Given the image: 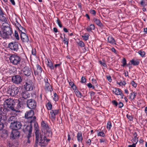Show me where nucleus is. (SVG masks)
Returning a JSON list of instances; mask_svg holds the SVG:
<instances>
[{
  "mask_svg": "<svg viewBox=\"0 0 147 147\" xmlns=\"http://www.w3.org/2000/svg\"><path fill=\"white\" fill-rule=\"evenodd\" d=\"M2 27V31H0L1 36L4 39H9L13 33L12 28L7 23H3Z\"/></svg>",
  "mask_w": 147,
  "mask_h": 147,
  "instance_id": "1",
  "label": "nucleus"
},
{
  "mask_svg": "<svg viewBox=\"0 0 147 147\" xmlns=\"http://www.w3.org/2000/svg\"><path fill=\"white\" fill-rule=\"evenodd\" d=\"M15 100L10 98L5 99L4 100V106L7 109L9 108V110L17 111L15 110L13 108Z\"/></svg>",
  "mask_w": 147,
  "mask_h": 147,
  "instance_id": "2",
  "label": "nucleus"
},
{
  "mask_svg": "<svg viewBox=\"0 0 147 147\" xmlns=\"http://www.w3.org/2000/svg\"><path fill=\"white\" fill-rule=\"evenodd\" d=\"M35 142L34 147H37L38 144L39 143V145L41 146H46L48 143L50 141V140L46 138V137H43V138L40 137H35Z\"/></svg>",
  "mask_w": 147,
  "mask_h": 147,
  "instance_id": "3",
  "label": "nucleus"
},
{
  "mask_svg": "<svg viewBox=\"0 0 147 147\" xmlns=\"http://www.w3.org/2000/svg\"><path fill=\"white\" fill-rule=\"evenodd\" d=\"M34 124V127L35 135V137H40L41 138H43V137H46L45 136V134L42 132H40L39 127L38 123L36 120L35 122H32Z\"/></svg>",
  "mask_w": 147,
  "mask_h": 147,
  "instance_id": "4",
  "label": "nucleus"
},
{
  "mask_svg": "<svg viewBox=\"0 0 147 147\" xmlns=\"http://www.w3.org/2000/svg\"><path fill=\"white\" fill-rule=\"evenodd\" d=\"M18 88L14 85L9 86L7 90L8 94L12 96L16 95L18 93Z\"/></svg>",
  "mask_w": 147,
  "mask_h": 147,
  "instance_id": "5",
  "label": "nucleus"
},
{
  "mask_svg": "<svg viewBox=\"0 0 147 147\" xmlns=\"http://www.w3.org/2000/svg\"><path fill=\"white\" fill-rule=\"evenodd\" d=\"M34 112L32 110H30L26 112L25 114V117L26 118L28 119L30 123H32L35 122L36 117L35 116H34Z\"/></svg>",
  "mask_w": 147,
  "mask_h": 147,
  "instance_id": "6",
  "label": "nucleus"
},
{
  "mask_svg": "<svg viewBox=\"0 0 147 147\" xmlns=\"http://www.w3.org/2000/svg\"><path fill=\"white\" fill-rule=\"evenodd\" d=\"M10 63L14 65L20 64L21 59L20 57L15 55H12L9 58Z\"/></svg>",
  "mask_w": 147,
  "mask_h": 147,
  "instance_id": "7",
  "label": "nucleus"
},
{
  "mask_svg": "<svg viewBox=\"0 0 147 147\" xmlns=\"http://www.w3.org/2000/svg\"><path fill=\"white\" fill-rule=\"evenodd\" d=\"M34 86V84L32 81L30 79L26 80L25 84L24 86V88L27 91H31L33 90Z\"/></svg>",
  "mask_w": 147,
  "mask_h": 147,
  "instance_id": "8",
  "label": "nucleus"
},
{
  "mask_svg": "<svg viewBox=\"0 0 147 147\" xmlns=\"http://www.w3.org/2000/svg\"><path fill=\"white\" fill-rule=\"evenodd\" d=\"M26 104L27 107L30 109H35L36 108V102L34 99H28L26 101Z\"/></svg>",
  "mask_w": 147,
  "mask_h": 147,
  "instance_id": "9",
  "label": "nucleus"
},
{
  "mask_svg": "<svg viewBox=\"0 0 147 147\" xmlns=\"http://www.w3.org/2000/svg\"><path fill=\"white\" fill-rule=\"evenodd\" d=\"M9 48L12 51L17 52L19 49V45L18 42H13L9 44Z\"/></svg>",
  "mask_w": 147,
  "mask_h": 147,
  "instance_id": "10",
  "label": "nucleus"
},
{
  "mask_svg": "<svg viewBox=\"0 0 147 147\" xmlns=\"http://www.w3.org/2000/svg\"><path fill=\"white\" fill-rule=\"evenodd\" d=\"M12 82L16 84H20L22 81V79L19 75H16L13 76L11 79Z\"/></svg>",
  "mask_w": 147,
  "mask_h": 147,
  "instance_id": "11",
  "label": "nucleus"
},
{
  "mask_svg": "<svg viewBox=\"0 0 147 147\" xmlns=\"http://www.w3.org/2000/svg\"><path fill=\"white\" fill-rule=\"evenodd\" d=\"M24 74L27 76H30L32 73V70L30 67L25 66L22 70Z\"/></svg>",
  "mask_w": 147,
  "mask_h": 147,
  "instance_id": "12",
  "label": "nucleus"
},
{
  "mask_svg": "<svg viewBox=\"0 0 147 147\" xmlns=\"http://www.w3.org/2000/svg\"><path fill=\"white\" fill-rule=\"evenodd\" d=\"M22 126V124L20 122L18 121L15 122V123L10 126V128L12 129L15 130H18L20 129Z\"/></svg>",
  "mask_w": 147,
  "mask_h": 147,
  "instance_id": "13",
  "label": "nucleus"
},
{
  "mask_svg": "<svg viewBox=\"0 0 147 147\" xmlns=\"http://www.w3.org/2000/svg\"><path fill=\"white\" fill-rule=\"evenodd\" d=\"M15 101L13 107V108L15 110L19 109L22 107L23 105L22 102L20 100L15 99Z\"/></svg>",
  "mask_w": 147,
  "mask_h": 147,
  "instance_id": "14",
  "label": "nucleus"
},
{
  "mask_svg": "<svg viewBox=\"0 0 147 147\" xmlns=\"http://www.w3.org/2000/svg\"><path fill=\"white\" fill-rule=\"evenodd\" d=\"M20 135V133L18 130L13 129L10 136V138L11 139H14L17 138H18Z\"/></svg>",
  "mask_w": 147,
  "mask_h": 147,
  "instance_id": "15",
  "label": "nucleus"
},
{
  "mask_svg": "<svg viewBox=\"0 0 147 147\" xmlns=\"http://www.w3.org/2000/svg\"><path fill=\"white\" fill-rule=\"evenodd\" d=\"M32 123H30L29 125H25L23 127V131L25 133H27V132L29 131H32Z\"/></svg>",
  "mask_w": 147,
  "mask_h": 147,
  "instance_id": "16",
  "label": "nucleus"
},
{
  "mask_svg": "<svg viewBox=\"0 0 147 147\" xmlns=\"http://www.w3.org/2000/svg\"><path fill=\"white\" fill-rule=\"evenodd\" d=\"M20 38L23 42L26 43L28 42L29 39L28 36L25 33L20 34Z\"/></svg>",
  "mask_w": 147,
  "mask_h": 147,
  "instance_id": "17",
  "label": "nucleus"
},
{
  "mask_svg": "<svg viewBox=\"0 0 147 147\" xmlns=\"http://www.w3.org/2000/svg\"><path fill=\"white\" fill-rule=\"evenodd\" d=\"M9 111V109L7 108L0 106V115L3 116H5Z\"/></svg>",
  "mask_w": 147,
  "mask_h": 147,
  "instance_id": "18",
  "label": "nucleus"
},
{
  "mask_svg": "<svg viewBox=\"0 0 147 147\" xmlns=\"http://www.w3.org/2000/svg\"><path fill=\"white\" fill-rule=\"evenodd\" d=\"M18 121L17 117L15 116H11L8 118L7 122L10 123V125L15 123V122Z\"/></svg>",
  "mask_w": 147,
  "mask_h": 147,
  "instance_id": "19",
  "label": "nucleus"
},
{
  "mask_svg": "<svg viewBox=\"0 0 147 147\" xmlns=\"http://www.w3.org/2000/svg\"><path fill=\"white\" fill-rule=\"evenodd\" d=\"M59 111V109H56L52 110L50 112L51 118L53 121L55 120L56 118L55 116L58 114Z\"/></svg>",
  "mask_w": 147,
  "mask_h": 147,
  "instance_id": "20",
  "label": "nucleus"
},
{
  "mask_svg": "<svg viewBox=\"0 0 147 147\" xmlns=\"http://www.w3.org/2000/svg\"><path fill=\"white\" fill-rule=\"evenodd\" d=\"M113 91L115 93L116 95H120L121 96V98H123V97L124 95L120 89L119 88L115 89L114 90H113Z\"/></svg>",
  "mask_w": 147,
  "mask_h": 147,
  "instance_id": "21",
  "label": "nucleus"
},
{
  "mask_svg": "<svg viewBox=\"0 0 147 147\" xmlns=\"http://www.w3.org/2000/svg\"><path fill=\"white\" fill-rule=\"evenodd\" d=\"M36 66L37 70H34V74L35 75H38L39 74H41L42 71V69L41 67L38 64H36Z\"/></svg>",
  "mask_w": 147,
  "mask_h": 147,
  "instance_id": "22",
  "label": "nucleus"
},
{
  "mask_svg": "<svg viewBox=\"0 0 147 147\" xmlns=\"http://www.w3.org/2000/svg\"><path fill=\"white\" fill-rule=\"evenodd\" d=\"M22 98L25 99H26L30 96L29 93L27 91L23 92L21 94Z\"/></svg>",
  "mask_w": 147,
  "mask_h": 147,
  "instance_id": "23",
  "label": "nucleus"
},
{
  "mask_svg": "<svg viewBox=\"0 0 147 147\" xmlns=\"http://www.w3.org/2000/svg\"><path fill=\"white\" fill-rule=\"evenodd\" d=\"M93 21L98 26L100 27H102L103 26L102 24L99 19H97L95 18H93Z\"/></svg>",
  "mask_w": 147,
  "mask_h": 147,
  "instance_id": "24",
  "label": "nucleus"
},
{
  "mask_svg": "<svg viewBox=\"0 0 147 147\" xmlns=\"http://www.w3.org/2000/svg\"><path fill=\"white\" fill-rule=\"evenodd\" d=\"M77 137L78 141L79 142H82L83 138L82 136V132L81 131H79L78 132Z\"/></svg>",
  "mask_w": 147,
  "mask_h": 147,
  "instance_id": "25",
  "label": "nucleus"
},
{
  "mask_svg": "<svg viewBox=\"0 0 147 147\" xmlns=\"http://www.w3.org/2000/svg\"><path fill=\"white\" fill-rule=\"evenodd\" d=\"M41 126L46 130H48L49 129L47 124L44 121H42L41 123Z\"/></svg>",
  "mask_w": 147,
  "mask_h": 147,
  "instance_id": "26",
  "label": "nucleus"
},
{
  "mask_svg": "<svg viewBox=\"0 0 147 147\" xmlns=\"http://www.w3.org/2000/svg\"><path fill=\"white\" fill-rule=\"evenodd\" d=\"M130 62L131 63V64L134 66L138 65L140 63L139 60L137 59L135 60L134 59H133L130 60Z\"/></svg>",
  "mask_w": 147,
  "mask_h": 147,
  "instance_id": "27",
  "label": "nucleus"
},
{
  "mask_svg": "<svg viewBox=\"0 0 147 147\" xmlns=\"http://www.w3.org/2000/svg\"><path fill=\"white\" fill-rule=\"evenodd\" d=\"M1 130L2 132V134L1 135V137L6 138L8 136V131L5 129H2Z\"/></svg>",
  "mask_w": 147,
  "mask_h": 147,
  "instance_id": "28",
  "label": "nucleus"
},
{
  "mask_svg": "<svg viewBox=\"0 0 147 147\" xmlns=\"http://www.w3.org/2000/svg\"><path fill=\"white\" fill-rule=\"evenodd\" d=\"M44 88L46 90L51 91V87L49 83H47L45 84Z\"/></svg>",
  "mask_w": 147,
  "mask_h": 147,
  "instance_id": "29",
  "label": "nucleus"
},
{
  "mask_svg": "<svg viewBox=\"0 0 147 147\" xmlns=\"http://www.w3.org/2000/svg\"><path fill=\"white\" fill-rule=\"evenodd\" d=\"M108 41L109 43L112 44L115 43V40L112 36H109L108 37Z\"/></svg>",
  "mask_w": 147,
  "mask_h": 147,
  "instance_id": "30",
  "label": "nucleus"
},
{
  "mask_svg": "<svg viewBox=\"0 0 147 147\" xmlns=\"http://www.w3.org/2000/svg\"><path fill=\"white\" fill-rule=\"evenodd\" d=\"M5 14L4 13L3 15H0V20L2 22H6L7 21V19L6 17L5 16Z\"/></svg>",
  "mask_w": 147,
  "mask_h": 147,
  "instance_id": "31",
  "label": "nucleus"
},
{
  "mask_svg": "<svg viewBox=\"0 0 147 147\" xmlns=\"http://www.w3.org/2000/svg\"><path fill=\"white\" fill-rule=\"evenodd\" d=\"M95 27L94 24H91L86 29L88 31H90L92 30H94L95 29Z\"/></svg>",
  "mask_w": 147,
  "mask_h": 147,
  "instance_id": "32",
  "label": "nucleus"
},
{
  "mask_svg": "<svg viewBox=\"0 0 147 147\" xmlns=\"http://www.w3.org/2000/svg\"><path fill=\"white\" fill-rule=\"evenodd\" d=\"M20 32V34H23L24 33H25L26 32V29L25 28H24L21 26H20L19 28H18Z\"/></svg>",
  "mask_w": 147,
  "mask_h": 147,
  "instance_id": "33",
  "label": "nucleus"
},
{
  "mask_svg": "<svg viewBox=\"0 0 147 147\" xmlns=\"http://www.w3.org/2000/svg\"><path fill=\"white\" fill-rule=\"evenodd\" d=\"M76 96L78 97L81 98L82 96V93L78 90L74 91Z\"/></svg>",
  "mask_w": 147,
  "mask_h": 147,
  "instance_id": "34",
  "label": "nucleus"
},
{
  "mask_svg": "<svg viewBox=\"0 0 147 147\" xmlns=\"http://www.w3.org/2000/svg\"><path fill=\"white\" fill-rule=\"evenodd\" d=\"M47 66L49 67L51 70L54 69V67L53 65V64L52 62H50L49 64H47Z\"/></svg>",
  "mask_w": 147,
  "mask_h": 147,
  "instance_id": "35",
  "label": "nucleus"
},
{
  "mask_svg": "<svg viewBox=\"0 0 147 147\" xmlns=\"http://www.w3.org/2000/svg\"><path fill=\"white\" fill-rule=\"evenodd\" d=\"M47 107L48 110H51L52 109V105L50 102H49L47 103Z\"/></svg>",
  "mask_w": 147,
  "mask_h": 147,
  "instance_id": "36",
  "label": "nucleus"
},
{
  "mask_svg": "<svg viewBox=\"0 0 147 147\" xmlns=\"http://www.w3.org/2000/svg\"><path fill=\"white\" fill-rule=\"evenodd\" d=\"M111 124L110 121H109L108 122L107 125V129L109 130H110L111 127Z\"/></svg>",
  "mask_w": 147,
  "mask_h": 147,
  "instance_id": "37",
  "label": "nucleus"
},
{
  "mask_svg": "<svg viewBox=\"0 0 147 147\" xmlns=\"http://www.w3.org/2000/svg\"><path fill=\"white\" fill-rule=\"evenodd\" d=\"M63 36H64L63 41L64 42V43L65 44H66L67 46L68 44V40L65 37V34H63Z\"/></svg>",
  "mask_w": 147,
  "mask_h": 147,
  "instance_id": "38",
  "label": "nucleus"
},
{
  "mask_svg": "<svg viewBox=\"0 0 147 147\" xmlns=\"http://www.w3.org/2000/svg\"><path fill=\"white\" fill-rule=\"evenodd\" d=\"M82 37L84 40L86 41L88 39L89 34H85L84 36H82Z\"/></svg>",
  "mask_w": 147,
  "mask_h": 147,
  "instance_id": "39",
  "label": "nucleus"
},
{
  "mask_svg": "<svg viewBox=\"0 0 147 147\" xmlns=\"http://www.w3.org/2000/svg\"><path fill=\"white\" fill-rule=\"evenodd\" d=\"M77 43L81 47H84L85 46L84 43L82 41H80L79 42H78Z\"/></svg>",
  "mask_w": 147,
  "mask_h": 147,
  "instance_id": "40",
  "label": "nucleus"
},
{
  "mask_svg": "<svg viewBox=\"0 0 147 147\" xmlns=\"http://www.w3.org/2000/svg\"><path fill=\"white\" fill-rule=\"evenodd\" d=\"M138 53L142 57H143L145 54V53L144 51H139L138 52Z\"/></svg>",
  "mask_w": 147,
  "mask_h": 147,
  "instance_id": "41",
  "label": "nucleus"
},
{
  "mask_svg": "<svg viewBox=\"0 0 147 147\" xmlns=\"http://www.w3.org/2000/svg\"><path fill=\"white\" fill-rule=\"evenodd\" d=\"M14 36L16 39L17 40H19L20 39L19 35L18 32L16 31L15 30L14 32Z\"/></svg>",
  "mask_w": 147,
  "mask_h": 147,
  "instance_id": "42",
  "label": "nucleus"
},
{
  "mask_svg": "<svg viewBox=\"0 0 147 147\" xmlns=\"http://www.w3.org/2000/svg\"><path fill=\"white\" fill-rule=\"evenodd\" d=\"M56 22H57V24H58L60 28H62V25L61 24L60 20L58 18H57V20H56Z\"/></svg>",
  "mask_w": 147,
  "mask_h": 147,
  "instance_id": "43",
  "label": "nucleus"
},
{
  "mask_svg": "<svg viewBox=\"0 0 147 147\" xmlns=\"http://www.w3.org/2000/svg\"><path fill=\"white\" fill-rule=\"evenodd\" d=\"M133 94L134 95L133 96H131V95H130L129 96V98L133 100V99H134L135 98L136 96L137 95V93H136V92H133Z\"/></svg>",
  "mask_w": 147,
  "mask_h": 147,
  "instance_id": "44",
  "label": "nucleus"
},
{
  "mask_svg": "<svg viewBox=\"0 0 147 147\" xmlns=\"http://www.w3.org/2000/svg\"><path fill=\"white\" fill-rule=\"evenodd\" d=\"M54 98L53 99L55 101H56L58 100V98L57 95L56 93L55 92L54 94Z\"/></svg>",
  "mask_w": 147,
  "mask_h": 147,
  "instance_id": "45",
  "label": "nucleus"
},
{
  "mask_svg": "<svg viewBox=\"0 0 147 147\" xmlns=\"http://www.w3.org/2000/svg\"><path fill=\"white\" fill-rule=\"evenodd\" d=\"M122 63H123L122 66L123 67L125 66V65H127L126 60L125 58H123V59Z\"/></svg>",
  "mask_w": 147,
  "mask_h": 147,
  "instance_id": "46",
  "label": "nucleus"
},
{
  "mask_svg": "<svg viewBox=\"0 0 147 147\" xmlns=\"http://www.w3.org/2000/svg\"><path fill=\"white\" fill-rule=\"evenodd\" d=\"M111 103L113 104V105L115 106V107H117L118 105V103L115 100L112 101Z\"/></svg>",
  "mask_w": 147,
  "mask_h": 147,
  "instance_id": "47",
  "label": "nucleus"
},
{
  "mask_svg": "<svg viewBox=\"0 0 147 147\" xmlns=\"http://www.w3.org/2000/svg\"><path fill=\"white\" fill-rule=\"evenodd\" d=\"M127 118L129 119L130 121H132L133 119V117L132 115H129L127 114L126 115Z\"/></svg>",
  "mask_w": 147,
  "mask_h": 147,
  "instance_id": "48",
  "label": "nucleus"
},
{
  "mask_svg": "<svg viewBox=\"0 0 147 147\" xmlns=\"http://www.w3.org/2000/svg\"><path fill=\"white\" fill-rule=\"evenodd\" d=\"M133 142L137 144L138 141V137H134V138L132 139Z\"/></svg>",
  "mask_w": 147,
  "mask_h": 147,
  "instance_id": "49",
  "label": "nucleus"
},
{
  "mask_svg": "<svg viewBox=\"0 0 147 147\" xmlns=\"http://www.w3.org/2000/svg\"><path fill=\"white\" fill-rule=\"evenodd\" d=\"M92 83L94 85L97 86L98 84L97 83L95 79H92Z\"/></svg>",
  "mask_w": 147,
  "mask_h": 147,
  "instance_id": "50",
  "label": "nucleus"
},
{
  "mask_svg": "<svg viewBox=\"0 0 147 147\" xmlns=\"http://www.w3.org/2000/svg\"><path fill=\"white\" fill-rule=\"evenodd\" d=\"M117 84L120 85H125L126 84V83L125 81H123V82H117Z\"/></svg>",
  "mask_w": 147,
  "mask_h": 147,
  "instance_id": "51",
  "label": "nucleus"
},
{
  "mask_svg": "<svg viewBox=\"0 0 147 147\" xmlns=\"http://www.w3.org/2000/svg\"><path fill=\"white\" fill-rule=\"evenodd\" d=\"M86 79L85 77L82 76V77L81 80V82L82 83H84L86 82Z\"/></svg>",
  "mask_w": 147,
  "mask_h": 147,
  "instance_id": "52",
  "label": "nucleus"
},
{
  "mask_svg": "<svg viewBox=\"0 0 147 147\" xmlns=\"http://www.w3.org/2000/svg\"><path fill=\"white\" fill-rule=\"evenodd\" d=\"M98 136L105 137V135L104 133L103 132H100L98 134Z\"/></svg>",
  "mask_w": 147,
  "mask_h": 147,
  "instance_id": "53",
  "label": "nucleus"
},
{
  "mask_svg": "<svg viewBox=\"0 0 147 147\" xmlns=\"http://www.w3.org/2000/svg\"><path fill=\"white\" fill-rule=\"evenodd\" d=\"M4 127V124L2 122H0V131L2 130Z\"/></svg>",
  "mask_w": 147,
  "mask_h": 147,
  "instance_id": "54",
  "label": "nucleus"
},
{
  "mask_svg": "<svg viewBox=\"0 0 147 147\" xmlns=\"http://www.w3.org/2000/svg\"><path fill=\"white\" fill-rule=\"evenodd\" d=\"M131 83L132 85L134 87L136 88L137 86V84L134 81H132Z\"/></svg>",
  "mask_w": 147,
  "mask_h": 147,
  "instance_id": "55",
  "label": "nucleus"
},
{
  "mask_svg": "<svg viewBox=\"0 0 147 147\" xmlns=\"http://www.w3.org/2000/svg\"><path fill=\"white\" fill-rule=\"evenodd\" d=\"M140 4L141 5H142L143 7L145 6L146 5L145 4V2L143 1V0H142L140 2Z\"/></svg>",
  "mask_w": 147,
  "mask_h": 147,
  "instance_id": "56",
  "label": "nucleus"
},
{
  "mask_svg": "<svg viewBox=\"0 0 147 147\" xmlns=\"http://www.w3.org/2000/svg\"><path fill=\"white\" fill-rule=\"evenodd\" d=\"M118 107L119 108H122L123 106V104L122 102H120L118 104Z\"/></svg>",
  "mask_w": 147,
  "mask_h": 147,
  "instance_id": "57",
  "label": "nucleus"
},
{
  "mask_svg": "<svg viewBox=\"0 0 147 147\" xmlns=\"http://www.w3.org/2000/svg\"><path fill=\"white\" fill-rule=\"evenodd\" d=\"M16 23L15 24V25L18 28L21 26L20 24L18 22V21L17 20L16 21Z\"/></svg>",
  "mask_w": 147,
  "mask_h": 147,
  "instance_id": "58",
  "label": "nucleus"
},
{
  "mask_svg": "<svg viewBox=\"0 0 147 147\" xmlns=\"http://www.w3.org/2000/svg\"><path fill=\"white\" fill-rule=\"evenodd\" d=\"M36 51L35 49H32V55H36Z\"/></svg>",
  "mask_w": 147,
  "mask_h": 147,
  "instance_id": "59",
  "label": "nucleus"
},
{
  "mask_svg": "<svg viewBox=\"0 0 147 147\" xmlns=\"http://www.w3.org/2000/svg\"><path fill=\"white\" fill-rule=\"evenodd\" d=\"M90 13L91 14H92L93 15H95L96 13V12L95 11L94 9L92 10H90Z\"/></svg>",
  "mask_w": 147,
  "mask_h": 147,
  "instance_id": "60",
  "label": "nucleus"
},
{
  "mask_svg": "<svg viewBox=\"0 0 147 147\" xmlns=\"http://www.w3.org/2000/svg\"><path fill=\"white\" fill-rule=\"evenodd\" d=\"M107 79L109 82H111L112 81L111 78L110 76H107Z\"/></svg>",
  "mask_w": 147,
  "mask_h": 147,
  "instance_id": "61",
  "label": "nucleus"
},
{
  "mask_svg": "<svg viewBox=\"0 0 147 147\" xmlns=\"http://www.w3.org/2000/svg\"><path fill=\"white\" fill-rule=\"evenodd\" d=\"M69 85L70 86H71V87H73V86H74V83L73 82H71V80L69 82L68 81Z\"/></svg>",
  "mask_w": 147,
  "mask_h": 147,
  "instance_id": "62",
  "label": "nucleus"
},
{
  "mask_svg": "<svg viewBox=\"0 0 147 147\" xmlns=\"http://www.w3.org/2000/svg\"><path fill=\"white\" fill-rule=\"evenodd\" d=\"M32 131H29V132H28V134L27 136V138H30L31 137V135L32 134Z\"/></svg>",
  "mask_w": 147,
  "mask_h": 147,
  "instance_id": "63",
  "label": "nucleus"
},
{
  "mask_svg": "<svg viewBox=\"0 0 147 147\" xmlns=\"http://www.w3.org/2000/svg\"><path fill=\"white\" fill-rule=\"evenodd\" d=\"M86 143L88 144L89 145H90L91 143V140L90 139H89L86 142Z\"/></svg>",
  "mask_w": 147,
  "mask_h": 147,
  "instance_id": "64",
  "label": "nucleus"
}]
</instances>
